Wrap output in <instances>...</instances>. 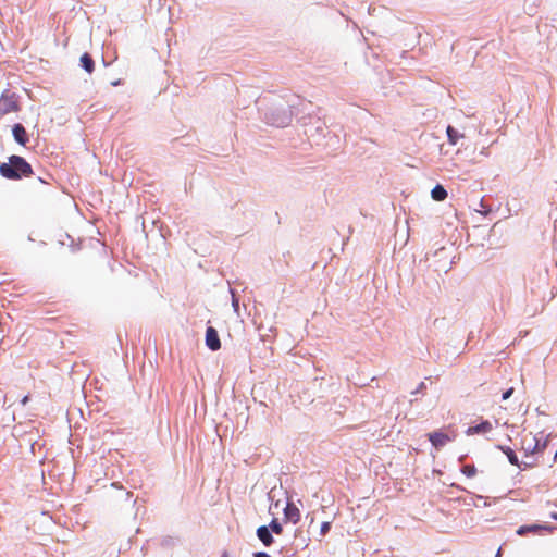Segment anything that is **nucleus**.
<instances>
[{"label":"nucleus","instance_id":"7","mask_svg":"<svg viewBox=\"0 0 557 557\" xmlns=\"http://www.w3.org/2000/svg\"><path fill=\"white\" fill-rule=\"evenodd\" d=\"M284 517L286 520L296 524L300 521V510L294 503L288 502L286 507L284 508Z\"/></svg>","mask_w":557,"mask_h":557},{"label":"nucleus","instance_id":"1","mask_svg":"<svg viewBox=\"0 0 557 557\" xmlns=\"http://www.w3.org/2000/svg\"><path fill=\"white\" fill-rule=\"evenodd\" d=\"M0 174L8 180H20L33 174L30 164L20 156H11L9 162L0 165Z\"/></svg>","mask_w":557,"mask_h":557},{"label":"nucleus","instance_id":"2","mask_svg":"<svg viewBox=\"0 0 557 557\" xmlns=\"http://www.w3.org/2000/svg\"><path fill=\"white\" fill-rule=\"evenodd\" d=\"M545 447L546 441L542 443L541 438L532 432H523L521 434L520 449L523 450L527 456L543 451Z\"/></svg>","mask_w":557,"mask_h":557},{"label":"nucleus","instance_id":"5","mask_svg":"<svg viewBox=\"0 0 557 557\" xmlns=\"http://www.w3.org/2000/svg\"><path fill=\"white\" fill-rule=\"evenodd\" d=\"M552 530H553V528L549 525H546V524H530V525H521L517 530V534L521 535V536H523L528 533L542 534V532H544V531L552 532Z\"/></svg>","mask_w":557,"mask_h":557},{"label":"nucleus","instance_id":"8","mask_svg":"<svg viewBox=\"0 0 557 557\" xmlns=\"http://www.w3.org/2000/svg\"><path fill=\"white\" fill-rule=\"evenodd\" d=\"M493 430V425L488 420L482 421L481 423L476 425L469 426L466 430V434L468 436L475 435V434H485Z\"/></svg>","mask_w":557,"mask_h":557},{"label":"nucleus","instance_id":"19","mask_svg":"<svg viewBox=\"0 0 557 557\" xmlns=\"http://www.w3.org/2000/svg\"><path fill=\"white\" fill-rule=\"evenodd\" d=\"M253 557H271V556L264 552H258V553L253 554Z\"/></svg>","mask_w":557,"mask_h":557},{"label":"nucleus","instance_id":"10","mask_svg":"<svg viewBox=\"0 0 557 557\" xmlns=\"http://www.w3.org/2000/svg\"><path fill=\"white\" fill-rule=\"evenodd\" d=\"M257 536L264 546H271L274 543V539L267 525H261L257 529Z\"/></svg>","mask_w":557,"mask_h":557},{"label":"nucleus","instance_id":"11","mask_svg":"<svg viewBox=\"0 0 557 557\" xmlns=\"http://www.w3.org/2000/svg\"><path fill=\"white\" fill-rule=\"evenodd\" d=\"M81 65L89 74H91L95 70V62L89 53H84L81 57Z\"/></svg>","mask_w":557,"mask_h":557},{"label":"nucleus","instance_id":"17","mask_svg":"<svg viewBox=\"0 0 557 557\" xmlns=\"http://www.w3.org/2000/svg\"><path fill=\"white\" fill-rule=\"evenodd\" d=\"M331 529V523L325 521L321 524V529H320V532L322 535H325Z\"/></svg>","mask_w":557,"mask_h":557},{"label":"nucleus","instance_id":"3","mask_svg":"<svg viewBox=\"0 0 557 557\" xmlns=\"http://www.w3.org/2000/svg\"><path fill=\"white\" fill-rule=\"evenodd\" d=\"M21 109L18 96L14 92L4 91L0 96V119L10 113H16Z\"/></svg>","mask_w":557,"mask_h":557},{"label":"nucleus","instance_id":"15","mask_svg":"<svg viewBox=\"0 0 557 557\" xmlns=\"http://www.w3.org/2000/svg\"><path fill=\"white\" fill-rule=\"evenodd\" d=\"M268 528L277 535H281L283 533V527L277 519H273Z\"/></svg>","mask_w":557,"mask_h":557},{"label":"nucleus","instance_id":"9","mask_svg":"<svg viewBox=\"0 0 557 557\" xmlns=\"http://www.w3.org/2000/svg\"><path fill=\"white\" fill-rule=\"evenodd\" d=\"M12 133H13L14 139L20 145L25 146L28 143L27 132L22 124H15L12 128Z\"/></svg>","mask_w":557,"mask_h":557},{"label":"nucleus","instance_id":"20","mask_svg":"<svg viewBox=\"0 0 557 557\" xmlns=\"http://www.w3.org/2000/svg\"><path fill=\"white\" fill-rule=\"evenodd\" d=\"M27 400H28V397L26 396V397H24V399L22 400V403H23V404H26V403H27Z\"/></svg>","mask_w":557,"mask_h":557},{"label":"nucleus","instance_id":"18","mask_svg":"<svg viewBox=\"0 0 557 557\" xmlns=\"http://www.w3.org/2000/svg\"><path fill=\"white\" fill-rule=\"evenodd\" d=\"M513 387H510L509 389H507L504 394H503V399L504 400H507L508 398H510V396L513 394Z\"/></svg>","mask_w":557,"mask_h":557},{"label":"nucleus","instance_id":"16","mask_svg":"<svg viewBox=\"0 0 557 557\" xmlns=\"http://www.w3.org/2000/svg\"><path fill=\"white\" fill-rule=\"evenodd\" d=\"M461 472L468 478H472L476 474V468L473 465H466L462 467Z\"/></svg>","mask_w":557,"mask_h":557},{"label":"nucleus","instance_id":"14","mask_svg":"<svg viewBox=\"0 0 557 557\" xmlns=\"http://www.w3.org/2000/svg\"><path fill=\"white\" fill-rule=\"evenodd\" d=\"M432 198L436 201H443L447 197V191L442 185H436L431 191Z\"/></svg>","mask_w":557,"mask_h":557},{"label":"nucleus","instance_id":"13","mask_svg":"<svg viewBox=\"0 0 557 557\" xmlns=\"http://www.w3.org/2000/svg\"><path fill=\"white\" fill-rule=\"evenodd\" d=\"M447 137L450 145L455 146L460 138L463 137V134H460L457 129H455L453 126L448 125L447 129Z\"/></svg>","mask_w":557,"mask_h":557},{"label":"nucleus","instance_id":"6","mask_svg":"<svg viewBox=\"0 0 557 557\" xmlns=\"http://www.w3.org/2000/svg\"><path fill=\"white\" fill-rule=\"evenodd\" d=\"M206 345L209 349L215 351L221 348V342L216 330L212 326L207 327L206 331Z\"/></svg>","mask_w":557,"mask_h":557},{"label":"nucleus","instance_id":"12","mask_svg":"<svg viewBox=\"0 0 557 557\" xmlns=\"http://www.w3.org/2000/svg\"><path fill=\"white\" fill-rule=\"evenodd\" d=\"M497 448L508 457V460L511 465L519 466L518 457L509 446L498 445Z\"/></svg>","mask_w":557,"mask_h":557},{"label":"nucleus","instance_id":"4","mask_svg":"<svg viewBox=\"0 0 557 557\" xmlns=\"http://www.w3.org/2000/svg\"><path fill=\"white\" fill-rule=\"evenodd\" d=\"M428 437L432 445L438 449L445 446L447 443L454 441L456 437V433L454 430H450L449 432L435 431L429 433Z\"/></svg>","mask_w":557,"mask_h":557}]
</instances>
